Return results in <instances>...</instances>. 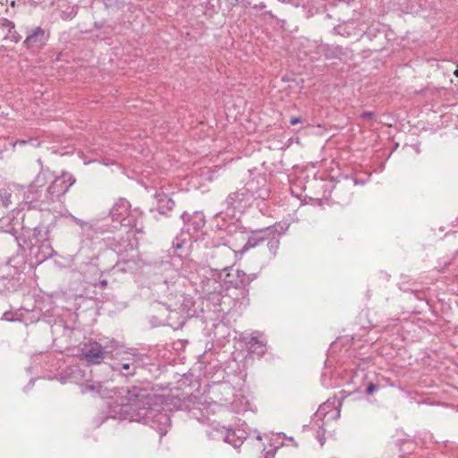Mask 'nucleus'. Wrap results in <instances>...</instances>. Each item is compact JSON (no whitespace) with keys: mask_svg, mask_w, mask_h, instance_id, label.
I'll return each instance as SVG.
<instances>
[{"mask_svg":"<svg viewBox=\"0 0 458 458\" xmlns=\"http://www.w3.org/2000/svg\"><path fill=\"white\" fill-rule=\"evenodd\" d=\"M272 227V233L270 234L269 238L266 239V241H267V248L273 257H275L280 245L279 235L284 233V229L281 227L282 232H278L276 225H273Z\"/></svg>","mask_w":458,"mask_h":458,"instance_id":"20","label":"nucleus"},{"mask_svg":"<svg viewBox=\"0 0 458 458\" xmlns=\"http://www.w3.org/2000/svg\"><path fill=\"white\" fill-rule=\"evenodd\" d=\"M154 309H155V310H163L164 314H163V316H162V317L166 316V314L169 312V309H168V308H166V307H163V306H161V304H160V303H157V305H155V306H154Z\"/></svg>","mask_w":458,"mask_h":458,"instance_id":"33","label":"nucleus"},{"mask_svg":"<svg viewBox=\"0 0 458 458\" xmlns=\"http://www.w3.org/2000/svg\"><path fill=\"white\" fill-rule=\"evenodd\" d=\"M138 267V259L135 255H131L128 259H120L114 266L113 269L122 272H131Z\"/></svg>","mask_w":458,"mask_h":458,"instance_id":"18","label":"nucleus"},{"mask_svg":"<svg viewBox=\"0 0 458 458\" xmlns=\"http://www.w3.org/2000/svg\"><path fill=\"white\" fill-rule=\"evenodd\" d=\"M48 241V231L43 226H36L32 232V239L30 240V250L33 253L34 248L41 245V243Z\"/></svg>","mask_w":458,"mask_h":458,"instance_id":"13","label":"nucleus"},{"mask_svg":"<svg viewBox=\"0 0 458 458\" xmlns=\"http://www.w3.org/2000/svg\"><path fill=\"white\" fill-rule=\"evenodd\" d=\"M114 394V403L121 407H129L131 410H146L149 405H156L162 398L152 394L148 388L139 386L116 388Z\"/></svg>","mask_w":458,"mask_h":458,"instance_id":"2","label":"nucleus"},{"mask_svg":"<svg viewBox=\"0 0 458 458\" xmlns=\"http://www.w3.org/2000/svg\"><path fill=\"white\" fill-rule=\"evenodd\" d=\"M351 195H352V194H351V193H349V195H348L344 199H343V201H344V203H348V202L351 200Z\"/></svg>","mask_w":458,"mask_h":458,"instance_id":"38","label":"nucleus"},{"mask_svg":"<svg viewBox=\"0 0 458 458\" xmlns=\"http://www.w3.org/2000/svg\"><path fill=\"white\" fill-rule=\"evenodd\" d=\"M233 276V274H231V273L227 275V276H228V277H232Z\"/></svg>","mask_w":458,"mask_h":458,"instance_id":"46","label":"nucleus"},{"mask_svg":"<svg viewBox=\"0 0 458 458\" xmlns=\"http://www.w3.org/2000/svg\"><path fill=\"white\" fill-rule=\"evenodd\" d=\"M243 188L249 193L251 201L254 199H266L269 197L270 191L266 177L262 174H258L250 180Z\"/></svg>","mask_w":458,"mask_h":458,"instance_id":"8","label":"nucleus"},{"mask_svg":"<svg viewBox=\"0 0 458 458\" xmlns=\"http://www.w3.org/2000/svg\"><path fill=\"white\" fill-rule=\"evenodd\" d=\"M74 221H75V223H76L77 225H80V226H81V227L86 224L85 222H83L82 220L78 219V218H74Z\"/></svg>","mask_w":458,"mask_h":458,"instance_id":"36","label":"nucleus"},{"mask_svg":"<svg viewBox=\"0 0 458 458\" xmlns=\"http://www.w3.org/2000/svg\"><path fill=\"white\" fill-rule=\"evenodd\" d=\"M26 142H27L26 140L17 141V143L20 144V145H24V144H26Z\"/></svg>","mask_w":458,"mask_h":458,"instance_id":"40","label":"nucleus"},{"mask_svg":"<svg viewBox=\"0 0 458 458\" xmlns=\"http://www.w3.org/2000/svg\"><path fill=\"white\" fill-rule=\"evenodd\" d=\"M259 8H264L265 7V4L263 3H261L259 6Z\"/></svg>","mask_w":458,"mask_h":458,"instance_id":"42","label":"nucleus"},{"mask_svg":"<svg viewBox=\"0 0 458 458\" xmlns=\"http://www.w3.org/2000/svg\"><path fill=\"white\" fill-rule=\"evenodd\" d=\"M341 191V187H335V190H334V193L335 195L336 196L338 194V192Z\"/></svg>","mask_w":458,"mask_h":458,"instance_id":"39","label":"nucleus"},{"mask_svg":"<svg viewBox=\"0 0 458 458\" xmlns=\"http://www.w3.org/2000/svg\"><path fill=\"white\" fill-rule=\"evenodd\" d=\"M111 359L114 360L110 364L112 370L126 377L135 376L137 369L143 362L142 354L135 349L125 348L117 341H115Z\"/></svg>","mask_w":458,"mask_h":458,"instance_id":"3","label":"nucleus"},{"mask_svg":"<svg viewBox=\"0 0 458 458\" xmlns=\"http://www.w3.org/2000/svg\"><path fill=\"white\" fill-rule=\"evenodd\" d=\"M227 429L216 426H209L206 430L207 437L211 440H224L225 434Z\"/></svg>","mask_w":458,"mask_h":458,"instance_id":"24","label":"nucleus"},{"mask_svg":"<svg viewBox=\"0 0 458 458\" xmlns=\"http://www.w3.org/2000/svg\"><path fill=\"white\" fill-rule=\"evenodd\" d=\"M317 438L319 441L321 445H323L325 444L326 437H325V430L323 428H319L318 430L317 431Z\"/></svg>","mask_w":458,"mask_h":458,"instance_id":"29","label":"nucleus"},{"mask_svg":"<svg viewBox=\"0 0 458 458\" xmlns=\"http://www.w3.org/2000/svg\"><path fill=\"white\" fill-rule=\"evenodd\" d=\"M11 197L12 193L9 190H0V203L2 204V206L8 208L11 204Z\"/></svg>","mask_w":458,"mask_h":458,"instance_id":"26","label":"nucleus"},{"mask_svg":"<svg viewBox=\"0 0 458 458\" xmlns=\"http://www.w3.org/2000/svg\"><path fill=\"white\" fill-rule=\"evenodd\" d=\"M194 240L181 232L173 241L170 254L182 259L191 253V243Z\"/></svg>","mask_w":458,"mask_h":458,"instance_id":"10","label":"nucleus"},{"mask_svg":"<svg viewBox=\"0 0 458 458\" xmlns=\"http://www.w3.org/2000/svg\"><path fill=\"white\" fill-rule=\"evenodd\" d=\"M273 227L268 226L266 228L259 229L251 232L250 235L248 237L246 243L243 245L242 249V252H246L249 250L255 248L261 244L266 239L269 238L272 233Z\"/></svg>","mask_w":458,"mask_h":458,"instance_id":"11","label":"nucleus"},{"mask_svg":"<svg viewBox=\"0 0 458 458\" xmlns=\"http://www.w3.org/2000/svg\"><path fill=\"white\" fill-rule=\"evenodd\" d=\"M143 419L145 423L149 424L151 428H155L159 433L160 437H163L166 434L167 428L171 425L169 414L165 411H159L153 405L147 407Z\"/></svg>","mask_w":458,"mask_h":458,"instance_id":"6","label":"nucleus"},{"mask_svg":"<svg viewBox=\"0 0 458 458\" xmlns=\"http://www.w3.org/2000/svg\"><path fill=\"white\" fill-rule=\"evenodd\" d=\"M235 280H230L229 282L234 285L235 288H244L249 285L255 278V274L248 275L242 270H235Z\"/></svg>","mask_w":458,"mask_h":458,"instance_id":"16","label":"nucleus"},{"mask_svg":"<svg viewBox=\"0 0 458 458\" xmlns=\"http://www.w3.org/2000/svg\"><path fill=\"white\" fill-rule=\"evenodd\" d=\"M181 217L183 220V227L181 232L196 241L198 233L201 232L206 224L205 216L202 212L195 211L192 214L182 213Z\"/></svg>","mask_w":458,"mask_h":458,"instance_id":"7","label":"nucleus"},{"mask_svg":"<svg viewBox=\"0 0 458 458\" xmlns=\"http://www.w3.org/2000/svg\"><path fill=\"white\" fill-rule=\"evenodd\" d=\"M172 401L177 409L189 410L191 403H193V397L190 394H182L181 395L173 397Z\"/></svg>","mask_w":458,"mask_h":458,"instance_id":"22","label":"nucleus"},{"mask_svg":"<svg viewBox=\"0 0 458 458\" xmlns=\"http://www.w3.org/2000/svg\"><path fill=\"white\" fill-rule=\"evenodd\" d=\"M156 198L157 200V210L160 214L165 215L167 211L172 210L175 205L174 201L163 192L157 193Z\"/></svg>","mask_w":458,"mask_h":458,"instance_id":"17","label":"nucleus"},{"mask_svg":"<svg viewBox=\"0 0 458 458\" xmlns=\"http://www.w3.org/2000/svg\"><path fill=\"white\" fill-rule=\"evenodd\" d=\"M142 212L138 209H131L130 202L120 198L112 207L110 210V216L114 222H117L120 225L135 228L136 231L140 232L142 226H138V219L141 217Z\"/></svg>","mask_w":458,"mask_h":458,"instance_id":"4","label":"nucleus"},{"mask_svg":"<svg viewBox=\"0 0 458 458\" xmlns=\"http://www.w3.org/2000/svg\"><path fill=\"white\" fill-rule=\"evenodd\" d=\"M14 5H15V2H14V1H13V2L11 3V6H14Z\"/></svg>","mask_w":458,"mask_h":458,"instance_id":"44","label":"nucleus"},{"mask_svg":"<svg viewBox=\"0 0 458 458\" xmlns=\"http://www.w3.org/2000/svg\"><path fill=\"white\" fill-rule=\"evenodd\" d=\"M454 74L458 77V69L454 71Z\"/></svg>","mask_w":458,"mask_h":458,"instance_id":"41","label":"nucleus"},{"mask_svg":"<svg viewBox=\"0 0 458 458\" xmlns=\"http://www.w3.org/2000/svg\"><path fill=\"white\" fill-rule=\"evenodd\" d=\"M245 437L244 432L242 430H236V437Z\"/></svg>","mask_w":458,"mask_h":458,"instance_id":"37","label":"nucleus"},{"mask_svg":"<svg viewBox=\"0 0 458 458\" xmlns=\"http://www.w3.org/2000/svg\"><path fill=\"white\" fill-rule=\"evenodd\" d=\"M99 285L101 288H106L107 285V281L106 279H103L99 282Z\"/></svg>","mask_w":458,"mask_h":458,"instance_id":"35","label":"nucleus"},{"mask_svg":"<svg viewBox=\"0 0 458 458\" xmlns=\"http://www.w3.org/2000/svg\"><path fill=\"white\" fill-rule=\"evenodd\" d=\"M378 389V386L372 382H369L366 387V393L368 394H374Z\"/></svg>","mask_w":458,"mask_h":458,"instance_id":"30","label":"nucleus"},{"mask_svg":"<svg viewBox=\"0 0 458 458\" xmlns=\"http://www.w3.org/2000/svg\"><path fill=\"white\" fill-rule=\"evenodd\" d=\"M2 319L6 320V321H15V320H17V318H15L13 317V314L11 311H5L3 314Z\"/></svg>","mask_w":458,"mask_h":458,"instance_id":"31","label":"nucleus"},{"mask_svg":"<svg viewBox=\"0 0 458 458\" xmlns=\"http://www.w3.org/2000/svg\"><path fill=\"white\" fill-rule=\"evenodd\" d=\"M50 182L47 188L45 198L48 202H55L69 191L76 180L72 174L63 172L60 176H55L49 169H41L35 180L30 185V190L25 197L26 201L32 203L38 199V189Z\"/></svg>","mask_w":458,"mask_h":458,"instance_id":"1","label":"nucleus"},{"mask_svg":"<svg viewBox=\"0 0 458 458\" xmlns=\"http://www.w3.org/2000/svg\"><path fill=\"white\" fill-rule=\"evenodd\" d=\"M157 287V291L161 293H165L167 290L169 292L167 296L174 295V292L171 290V287H174V284L173 282L164 281L162 284H158Z\"/></svg>","mask_w":458,"mask_h":458,"instance_id":"27","label":"nucleus"},{"mask_svg":"<svg viewBox=\"0 0 458 458\" xmlns=\"http://www.w3.org/2000/svg\"><path fill=\"white\" fill-rule=\"evenodd\" d=\"M301 117H292L289 121V123L292 124V125H295V124H298L300 123H301Z\"/></svg>","mask_w":458,"mask_h":458,"instance_id":"34","label":"nucleus"},{"mask_svg":"<svg viewBox=\"0 0 458 458\" xmlns=\"http://www.w3.org/2000/svg\"><path fill=\"white\" fill-rule=\"evenodd\" d=\"M37 248L38 249V253H35V256L38 262H42L53 257L55 253L49 241L41 243V245H38Z\"/></svg>","mask_w":458,"mask_h":458,"instance_id":"21","label":"nucleus"},{"mask_svg":"<svg viewBox=\"0 0 458 458\" xmlns=\"http://www.w3.org/2000/svg\"><path fill=\"white\" fill-rule=\"evenodd\" d=\"M106 6L117 5L123 2V0H103Z\"/></svg>","mask_w":458,"mask_h":458,"instance_id":"32","label":"nucleus"},{"mask_svg":"<svg viewBox=\"0 0 458 458\" xmlns=\"http://www.w3.org/2000/svg\"><path fill=\"white\" fill-rule=\"evenodd\" d=\"M257 439L260 440V439H261V436H260V435H258V436H257Z\"/></svg>","mask_w":458,"mask_h":458,"instance_id":"45","label":"nucleus"},{"mask_svg":"<svg viewBox=\"0 0 458 458\" xmlns=\"http://www.w3.org/2000/svg\"><path fill=\"white\" fill-rule=\"evenodd\" d=\"M81 391L82 394H86L88 392H95L101 396H105L103 386L101 383H86L81 386Z\"/></svg>","mask_w":458,"mask_h":458,"instance_id":"25","label":"nucleus"},{"mask_svg":"<svg viewBox=\"0 0 458 458\" xmlns=\"http://www.w3.org/2000/svg\"><path fill=\"white\" fill-rule=\"evenodd\" d=\"M238 400H239L238 398H235V399H234V402H233V403H234V405H235V406H236V403H237V401H238Z\"/></svg>","mask_w":458,"mask_h":458,"instance_id":"43","label":"nucleus"},{"mask_svg":"<svg viewBox=\"0 0 458 458\" xmlns=\"http://www.w3.org/2000/svg\"><path fill=\"white\" fill-rule=\"evenodd\" d=\"M46 39V31L42 28L37 27L28 34L25 40L23 41V46L26 48H30V46L41 47L45 45Z\"/></svg>","mask_w":458,"mask_h":458,"instance_id":"12","label":"nucleus"},{"mask_svg":"<svg viewBox=\"0 0 458 458\" xmlns=\"http://www.w3.org/2000/svg\"><path fill=\"white\" fill-rule=\"evenodd\" d=\"M251 200L249 193L244 188L236 191L231 192L225 199L224 204L226 206V213H233L236 209H242L247 206L251 205Z\"/></svg>","mask_w":458,"mask_h":458,"instance_id":"9","label":"nucleus"},{"mask_svg":"<svg viewBox=\"0 0 458 458\" xmlns=\"http://www.w3.org/2000/svg\"><path fill=\"white\" fill-rule=\"evenodd\" d=\"M320 48L327 59L340 58L345 55L344 47L339 45H323Z\"/></svg>","mask_w":458,"mask_h":458,"instance_id":"19","label":"nucleus"},{"mask_svg":"<svg viewBox=\"0 0 458 458\" xmlns=\"http://www.w3.org/2000/svg\"><path fill=\"white\" fill-rule=\"evenodd\" d=\"M114 344L115 340H111L105 345L97 341L89 340L82 344L80 359L90 365L100 364L106 358L111 359Z\"/></svg>","mask_w":458,"mask_h":458,"instance_id":"5","label":"nucleus"},{"mask_svg":"<svg viewBox=\"0 0 458 458\" xmlns=\"http://www.w3.org/2000/svg\"><path fill=\"white\" fill-rule=\"evenodd\" d=\"M0 27L3 29H6L8 33L4 37V39H10L13 43H18L21 39V36L15 30V24L6 19L3 18L0 20Z\"/></svg>","mask_w":458,"mask_h":458,"instance_id":"15","label":"nucleus"},{"mask_svg":"<svg viewBox=\"0 0 458 458\" xmlns=\"http://www.w3.org/2000/svg\"><path fill=\"white\" fill-rule=\"evenodd\" d=\"M245 437H236V430L227 429L223 441L232 445L234 448H238L242 445Z\"/></svg>","mask_w":458,"mask_h":458,"instance_id":"23","label":"nucleus"},{"mask_svg":"<svg viewBox=\"0 0 458 458\" xmlns=\"http://www.w3.org/2000/svg\"><path fill=\"white\" fill-rule=\"evenodd\" d=\"M249 352L258 356H262L267 352V343L257 336H251L246 342Z\"/></svg>","mask_w":458,"mask_h":458,"instance_id":"14","label":"nucleus"},{"mask_svg":"<svg viewBox=\"0 0 458 458\" xmlns=\"http://www.w3.org/2000/svg\"><path fill=\"white\" fill-rule=\"evenodd\" d=\"M376 117V114L374 112H370V111H364L360 114V118L364 119V120H373L375 119Z\"/></svg>","mask_w":458,"mask_h":458,"instance_id":"28","label":"nucleus"}]
</instances>
